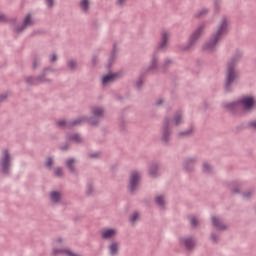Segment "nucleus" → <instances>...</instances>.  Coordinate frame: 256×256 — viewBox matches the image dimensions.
Returning <instances> with one entry per match:
<instances>
[{"label":"nucleus","mask_w":256,"mask_h":256,"mask_svg":"<svg viewBox=\"0 0 256 256\" xmlns=\"http://www.w3.org/2000/svg\"><path fill=\"white\" fill-rule=\"evenodd\" d=\"M239 59H241V52H236L234 57L228 63L225 80V90L227 91V93L231 91V85H233V83H235V80L239 77V74H237V71L235 70V65L237 64V61H239Z\"/></svg>","instance_id":"obj_1"},{"label":"nucleus","mask_w":256,"mask_h":256,"mask_svg":"<svg viewBox=\"0 0 256 256\" xmlns=\"http://www.w3.org/2000/svg\"><path fill=\"white\" fill-rule=\"evenodd\" d=\"M226 33H227V18H224L220 22L218 30L212 35L210 41L204 44L203 50L213 51L217 46V43H219V39H221L223 35H226Z\"/></svg>","instance_id":"obj_2"},{"label":"nucleus","mask_w":256,"mask_h":256,"mask_svg":"<svg viewBox=\"0 0 256 256\" xmlns=\"http://www.w3.org/2000/svg\"><path fill=\"white\" fill-rule=\"evenodd\" d=\"M85 122L89 123V125H92L93 127H97V125H99V117H80L75 120H71V122L68 123V127H77V125H83Z\"/></svg>","instance_id":"obj_3"},{"label":"nucleus","mask_w":256,"mask_h":256,"mask_svg":"<svg viewBox=\"0 0 256 256\" xmlns=\"http://www.w3.org/2000/svg\"><path fill=\"white\" fill-rule=\"evenodd\" d=\"M51 71V68H45L41 75L37 77L28 76L26 77V83L28 85H39V83H49V79L45 78L47 75V72Z\"/></svg>","instance_id":"obj_4"},{"label":"nucleus","mask_w":256,"mask_h":256,"mask_svg":"<svg viewBox=\"0 0 256 256\" xmlns=\"http://www.w3.org/2000/svg\"><path fill=\"white\" fill-rule=\"evenodd\" d=\"M0 167L1 173H3V175H9V169H11V154H9L8 149L3 151Z\"/></svg>","instance_id":"obj_5"},{"label":"nucleus","mask_w":256,"mask_h":256,"mask_svg":"<svg viewBox=\"0 0 256 256\" xmlns=\"http://www.w3.org/2000/svg\"><path fill=\"white\" fill-rule=\"evenodd\" d=\"M203 29H205V24H201L190 36L188 44L186 47H184V51H187V49H191L197 41H199V37H201V34L203 33Z\"/></svg>","instance_id":"obj_6"},{"label":"nucleus","mask_w":256,"mask_h":256,"mask_svg":"<svg viewBox=\"0 0 256 256\" xmlns=\"http://www.w3.org/2000/svg\"><path fill=\"white\" fill-rule=\"evenodd\" d=\"M171 123V119L166 117L164 120L163 128H162V137L161 141H163L166 145L169 143V137H171V131L169 130V124Z\"/></svg>","instance_id":"obj_7"},{"label":"nucleus","mask_w":256,"mask_h":256,"mask_svg":"<svg viewBox=\"0 0 256 256\" xmlns=\"http://www.w3.org/2000/svg\"><path fill=\"white\" fill-rule=\"evenodd\" d=\"M139 179H140L139 172H132V174L130 175V182L128 186L130 193H135V190L137 189V185H139Z\"/></svg>","instance_id":"obj_8"},{"label":"nucleus","mask_w":256,"mask_h":256,"mask_svg":"<svg viewBox=\"0 0 256 256\" xmlns=\"http://www.w3.org/2000/svg\"><path fill=\"white\" fill-rule=\"evenodd\" d=\"M195 245H196L195 239H193L192 237L180 238V246L187 249V251H192V249H195Z\"/></svg>","instance_id":"obj_9"},{"label":"nucleus","mask_w":256,"mask_h":256,"mask_svg":"<svg viewBox=\"0 0 256 256\" xmlns=\"http://www.w3.org/2000/svg\"><path fill=\"white\" fill-rule=\"evenodd\" d=\"M239 107L241 105L244 107V109H252L253 105H255V100L253 97H244L240 100H238Z\"/></svg>","instance_id":"obj_10"},{"label":"nucleus","mask_w":256,"mask_h":256,"mask_svg":"<svg viewBox=\"0 0 256 256\" xmlns=\"http://www.w3.org/2000/svg\"><path fill=\"white\" fill-rule=\"evenodd\" d=\"M121 74L111 73L102 77V85H107V83H113Z\"/></svg>","instance_id":"obj_11"},{"label":"nucleus","mask_w":256,"mask_h":256,"mask_svg":"<svg viewBox=\"0 0 256 256\" xmlns=\"http://www.w3.org/2000/svg\"><path fill=\"white\" fill-rule=\"evenodd\" d=\"M212 225L215 227L218 231H225L227 230V226L219 220V218L213 216L212 217Z\"/></svg>","instance_id":"obj_12"},{"label":"nucleus","mask_w":256,"mask_h":256,"mask_svg":"<svg viewBox=\"0 0 256 256\" xmlns=\"http://www.w3.org/2000/svg\"><path fill=\"white\" fill-rule=\"evenodd\" d=\"M224 107L230 111V113H235V111H239V109H241V106H239V101L226 103L224 104Z\"/></svg>","instance_id":"obj_13"},{"label":"nucleus","mask_w":256,"mask_h":256,"mask_svg":"<svg viewBox=\"0 0 256 256\" xmlns=\"http://www.w3.org/2000/svg\"><path fill=\"white\" fill-rule=\"evenodd\" d=\"M195 161H197L195 158H187L183 163L185 171H192L193 165H195Z\"/></svg>","instance_id":"obj_14"},{"label":"nucleus","mask_w":256,"mask_h":256,"mask_svg":"<svg viewBox=\"0 0 256 256\" xmlns=\"http://www.w3.org/2000/svg\"><path fill=\"white\" fill-rule=\"evenodd\" d=\"M91 113L94 117H103V113H105V110L101 107L94 106L91 108Z\"/></svg>","instance_id":"obj_15"},{"label":"nucleus","mask_w":256,"mask_h":256,"mask_svg":"<svg viewBox=\"0 0 256 256\" xmlns=\"http://www.w3.org/2000/svg\"><path fill=\"white\" fill-rule=\"evenodd\" d=\"M108 249L110 251L111 256H115L119 253V244L117 242H112L109 246Z\"/></svg>","instance_id":"obj_16"},{"label":"nucleus","mask_w":256,"mask_h":256,"mask_svg":"<svg viewBox=\"0 0 256 256\" xmlns=\"http://www.w3.org/2000/svg\"><path fill=\"white\" fill-rule=\"evenodd\" d=\"M162 42L159 44L158 49H165L167 45V41H169V36L167 35V32L163 31L161 33Z\"/></svg>","instance_id":"obj_17"},{"label":"nucleus","mask_w":256,"mask_h":256,"mask_svg":"<svg viewBox=\"0 0 256 256\" xmlns=\"http://www.w3.org/2000/svg\"><path fill=\"white\" fill-rule=\"evenodd\" d=\"M183 121V114H181V111L176 112L172 119L173 125H181Z\"/></svg>","instance_id":"obj_18"},{"label":"nucleus","mask_w":256,"mask_h":256,"mask_svg":"<svg viewBox=\"0 0 256 256\" xmlns=\"http://www.w3.org/2000/svg\"><path fill=\"white\" fill-rule=\"evenodd\" d=\"M158 171H159V165H157V163H152L149 168L150 177H157Z\"/></svg>","instance_id":"obj_19"},{"label":"nucleus","mask_w":256,"mask_h":256,"mask_svg":"<svg viewBox=\"0 0 256 256\" xmlns=\"http://www.w3.org/2000/svg\"><path fill=\"white\" fill-rule=\"evenodd\" d=\"M115 234H116L115 230L107 229L102 232L101 237L102 239H111V237H114Z\"/></svg>","instance_id":"obj_20"},{"label":"nucleus","mask_w":256,"mask_h":256,"mask_svg":"<svg viewBox=\"0 0 256 256\" xmlns=\"http://www.w3.org/2000/svg\"><path fill=\"white\" fill-rule=\"evenodd\" d=\"M66 167H68L70 173H75L76 169H75V159L70 158L66 161Z\"/></svg>","instance_id":"obj_21"},{"label":"nucleus","mask_w":256,"mask_h":256,"mask_svg":"<svg viewBox=\"0 0 256 256\" xmlns=\"http://www.w3.org/2000/svg\"><path fill=\"white\" fill-rule=\"evenodd\" d=\"M50 197H51L52 203H59V201H61V193L57 191L51 192Z\"/></svg>","instance_id":"obj_22"},{"label":"nucleus","mask_w":256,"mask_h":256,"mask_svg":"<svg viewBox=\"0 0 256 256\" xmlns=\"http://www.w3.org/2000/svg\"><path fill=\"white\" fill-rule=\"evenodd\" d=\"M23 25L26 27H31V25H34L33 20L31 19V13H28L26 17L24 18Z\"/></svg>","instance_id":"obj_23"},{"label":"nucleus","mask_w":256,"mask_h":256,"mask_svg":"<svg viewBox=\"0 0 256 256\" xmlns=\"http://www.w3.org/2000/svg\"><path fill=\"white\" fill-rule=\"evenodd\" d=\"M80 7L83 13H87V11H89V0H81Z\"/></svg>","instance_id":"obj_24"},{"label":"nucleus","mask_w":256,"mask_h":256,"mask_svg":"<svg viewBox=\"0 0 256 256\" xmlns=\"http://www.w3.org/2000/svg\"><path fill=\"white\" fill-rule=\"evenodd\" d=\"M69 123H71V121L66 122L65 120H60L57 122V125L58 127H67L68 129L75 127V126H69Z\"/></svg>","instance_id":"obj_25"},{"label":"nucleus","mask_w":256,"mask_h":256,"mask_svg":"<svg viewBox=\"0 0 256 256\" xmlns=\"http://www.w3.org/2000/svg\"><path fill=\"white\" fill-rule=\"evenodd\" d=\"M155 201L158 207H165V200L162 195L157 196Z\"/></svg>","instance_id":"obj_26"},{"label":"nucleus","mask_w":256,"mask_h":256,"mask_svg":"<svg viewBox=\"0 0 256 256\" xmlns=\"http://www.w3.org/2000/svg\"><path fill=\"white\" fill-rule=\"evenodd\" d=\"M208 12L209 11L206 8H204V9L200 10L199 12H197L194 15V17H195V19H199V18L203 17V15H207Z\"/></svg>","instance_id":"obj_27"},{"label":"nucleus","mask_w":256,"mask_h":256,"mask_svg":"<svg viewBox=\"0 0 256 256\" xmlns=\"http://www.w3.org/2000/svg\"><path fill=\"white\" fill-rule=\"evenodd\" d=\"M153 69H157V57H152L151 65L148 68V71H153Z\"/></svg>","instance_id":"obj_28"},{"label":"nucleus","mask_w":256,"mask_h":256,"mask_svg":"<svg viewBox=\"0 0 256 256\" xmlns=\"http://www.w3.org/2000/svg\"><path fill=\"white\" fill-rule=\"evenodd\" d=\"M70 141H74L75 143H81V136H79V134H72L70 136Z\"/></svg>","instance_id":"obj_29"},{"label":"nucleus","mask_w":256,"mask_h":256,"mask_svg":"<svg viewBox=\"0 0 256 256\" xmlns=\"http://www.w3.org/2000/svg\"><path fill=\"white\" fill-rule=\"evenodd\" d=\"M25 29H27V26H25V24H22L15 28V33H17L19 35V33H23V31H25Z\"/></svg>","instance_id":"obj_30"},{"label":"nucleus","mask_w":256,"mask_h":256,"mask_svg":"<svg viewBox=\"0 0 256 256\" xmlns=\"http://www.w3.org/2000/svg\"><path fill=\"white\" fill-rule=\"evenodd\" d=\"M67 65H68V68L71 69V71H75L77 67V63H75V61L73 60H69Z\"/></svg>","instance_id":"obj_31"},{"label":"nucleus","mask_w":256,"mask_h":256,"mask_svg":"<svg viewBox=\"0 0 256 256\" xmlns=\"http://www.w3.org/2000/svg\"><path fill=\"white\" fill-rule=\"evenodd\" d=\"M55 177H61L63 175V169L61 167H56L54 169Z\"/></svg>","instance_id":"obj_32"},{"label":"nucleus","mask_w":256,"mask_h":256,"mask_svg":"<svg viewBox=\"0 0 256 256\" xmlns=\"http://www.w3.org/2000/svg\"><path fill=\"white\" fill-rule=\"evenodd\" d=\"M45 167H47V169H51V167H53V158L51 157L47 158L45 162Z\"/></svg>","instance_id":"obj_33"},{"label":"nucleus","mask_w":256,"mask_h":256,"mask_svg":"<svg viewBox=\"0 0 256 256\" xmlns=\"http://www.w3.org/2000/svg\"><path fill=\"white\" fill-rule=\"evenodd\" d=\"M143 77L144 75L141 74L139 80L136 82L137 89H141V87H143Z\"/></svg>","instance_id":"obj_34"},{"label":"nucleus","mask_w":256,"mask_h":256,"mask_svg":"<svg viewBox=\"0 0 256 256\" xmlns=\"http://www.w3.org/2000/svg\"><path fill=\"white\" fill-rule=\"evenodd\" d=\"M191 133H193V129H189V130H186V131H182V132L178 133V135H179L180 137H185V136H187V135H191Z\"/></svg>","instance_id":"obj_35"},{"label":"nucleus","mask_w":256,"mask_h":256,"mask_svg":"<svg viewBox=\"0 0 256 256\" xmlns=\"http://www.w3.org/2000/svg\"><path fill=\"white\" fill-rule=\"evenodd\" d=\"M190 225L192 227H197L199 225V221H197V218L196 217H192L190 218Z\"/></svg>","instance_id":"obj_36"},{"label":"nucleus","mask_w":256,"mask_h":256,"mask_svg":"<svg viewBox=\"0 0 256 256\" xmlns=\"http://www.w3.org/2000/svg\"><path fill=\"white\" fill-rule=\"evenodd\" d=\"M203 172L204 173H211V165L204 163L203 164Z\"/></svg>","instance_id":"obj_37"},{"label":"nucleus","mask_w":256,"mask_h":256,"mask_svg":"<svg viewBox=\"0 0 256 256\" xmlns=\"http://www.w3.org/2000/svg\"><path fill=\"white\" fill-rule=\"evenodd\" d=\"M138 218H139V213L135 212L134 214H132L130 217L131 223H135V221H137Z\"/></svg>","instance_id":"obj_38"},{"label":"nucleus","mask_w":256,"mask_h":256,"mask_svg":"<svg viewBox=\"0 0 256 256\" xmlns=\"http://www.w3.org/2000/svg\"><path fill=\"white\" fill-rule=\"evenodd\" d=\"M173 63L172 60H166L164 65H163V71H167V67Z\"/></svg>","instance_id":"obj_39"},{"label":"nucleus","mask_w":256,"mask_h":256,"mask_svg":"<svg viewBox=\"0 0 256 256\" xmlns=\"http://www.w3.org/2000/svg\"><path fill=\"white\" fill-rule=\"evenodd\" d=\"M46 5L49 7V9H52V7L55 5V0H46Z\"/></svg>","instance_id":"obj_40"},{"label":"nucleus","mask_w":256,"mask_h":256,"mask_svg":"<svg viewBox=\"0 0 256 256\" xmlns=\"http://www.w3.org/2000/svg\"><path fill=\"white\" fill-rule=\"evenodd\" d=\"M92 193H93V185L88 184V185H87V192H86V195H92Z\"/></svg>","instance_id":"obj_41"},{"label":"nucleus","mask_w":256,"mask_h":256,"mask_svg":"<svg viewBox=\"0 0 256 256\" xmlns=\"http://www.w3.org/2000/svg\"><path fill=\"white\" fill-rule=\"evenodd\" d=\"M211 241H213V243H217V241H219V238L217 237V234L213 233L210 236Z\"/></svg>","instance_id":"obj_42"},{"label":"nucleus","mask_w":256,"mask_h":256,"mask_svg":"<svg viewBox=\"0 0 256 256\" xmlns=\"http://www.w3.org/2000/svg\"><path fill=\"white\" fill-rule=\"evenodd\" d=\"M116 52H117V44H114L113 51H112V57H111L110 61H113V58L115 57Z\"/></svg>","instance_id":"obj_43"},{"label":"nucleus","mask_w":256,"mask_h":256,"mask_svg":"<svg viewBox=\"0 0 256 256\" xmlns=\"http://www.w3.org/2000/svg\"><path fill=\"white\" fill-rule=\"evenodd\" d=\"M253 195V191H247L243 194L244 199H249Z\"/></svg>","instance_id":"obj_44"},{"label":"nucleus","mask_w":256,"mask_h":256,"mask_svg":"<svg viewBox=\"0 0 256 256\" xmlns=\"http://www.w3.org/2000/svg\"><path fill=\"white\" fill-rule=\"evenodd\" d=\"M0 23H7V16L0 14Z\"/></svg>","instance_id":"obj_45"},{"label":"nucleus","mask_w":256,"mask_h":256,"mask_svg":"<svg viewBox=\"0 0 256 256\" xmlns=\"http://www.w3.org/2000/svg\"><path fill=\"white\" fill-rule=\"evenodd\" d=\"M248 126L251 127V129H255L256 131V121L249 122Z\"/></svg>","instance_id":"obj_46"},{"label":"nucleus","mask_w":256,"mask_h":256,"mask_svg":"<svg viewBox=\"0 0 256 256\" xmlns=\"http://www.w3.org/2000/svg\"><path fill=\"white\" fill-rule=\"evenodd\" d=\"M89 157H90V159H97L99 157V152L90 154Z\"/></svg>","instance_id":"obj_47"},{"label":"nucleus","mask_w":256,"mask_h":256,"mask_svg":"<svg viewBox=\"0 0 256 256\" xmlns=\"http://www.w3.org/2000/svg\"><path fill=\"white\" fill-rule=\"evenodd\" d=\"M7 22L15 25L17 23V18H11L10 20H7Z\"/></svg>","instance_id":"obj_48"},{"label":"nucleus","mask_w":256,"mask_h":256,"mask_svg":"<svg viewBox=\"0 0 256 256\" xmlns=\"http://www.w3.org/2000/svg\"><path fill=\"white\" fill-rule=\"evenodd\" d=\"M61 151H67L69 149V144H64L63 146L60 147Z\"/></svg>","instance_id":"obj_49"},{"label":"nucleus","mask_w":256,"mask_h":256,"mask_svg":"<svg viewBox=\"0 0 256 256\" xmlns=\"http://www.w3.org/2000/svg\"><path fill=\"white\" fill-rule=\"evenodd\" d=\"M50 61H51V63H55V61H57V55L53 54Z\"/></svg>","instance_id":"obj_50"},{"label":"nucleus","mask_w":256,"mask_h":256,"mask_svg":"<svg viewBox=\"0 0 256 256\" xmlns=\"http://www.w3.org/2000/svg\"><path fill=\"white\" fill-rule=\"evenodd\" d=\"M231 193L233 195H237V193H240V190H239V188H234V189H232Z\"/></svg>","instance_id":"obj_51"},{"label":"nucleus","mask_w":256,"mask_h":256,"mask_svg":"<svg viewBox=\"0 0 256 256\" xmlns=\"http://www.w3.org/2000/svg\"><path fill=\"white\" fill-rule=\"evenodd\" d=\"M6 98H7V94H2V95H0V103H1L2 101H5Z\"/></svg>","instance_id":"obj_52"},{"label":"nucleus","mask_w":256,"mask_h":256,"mask_svg":"<svg viewBox=\"0 0 256 256\" xmlns=\"http://www.w3.org/2000/svg\"><path fill=\"white\" fill-rule=\"evenodd\" d=\"M38 63H37V58L34 59V62H33V69H36L38 67Z\"/></svg>","instance_id":"obj_53"},{"label":"nucleus","mask_w":256,"mask_h":256,"mask_svg":"<svg viewBox=\"0 0 256 256\" xmlns=\"http://www.w3.org/2000/svg\"><path fill=\"white\" fill-rule=\"evenodd\" d=\"M92 65H97V56H94L92 59Z\"/></svg>","instance_id":"obj_54"},{"label":"nucleus","mask_w":256,"mask_h":256,"mask_svg":"<svg viewBox=\"0 0 256 256\" xmlns=\"http://www.w3.org/2000/svg\"><path fill=\"white\" fill-rule=\"evenodd\" d=\"M156 105H163V99H159V100L156 102Z\"/></svg>","instance_id":"obj_55"},{"label":"nucleus","mask_w":256,"mask_h":256,"mask_svg":"<svg viewBox=\"0 0 256 256\" xmlns=\"http://www.w3.org/2000/svg\"><path fill=\"white\" fill-rule=\"evenodd\" d=\"M124 2L125 0H118V5H123Z\"/></svg>","instance_id":"obj_56"},{"label":"nucleus","mask_w":256,"mask_h":256,"mask_svg":"<svg viewBox=\"0 0 256 256\" xmlns=\"http://www.w3.org/2000/svg\"><path fill=\"white\" fill-rule=\"evenodd\" d=\"M61 241H62L61 239H58V243H61Z\"/></svg>","instance_id":"obj_57"}]
</instances>
